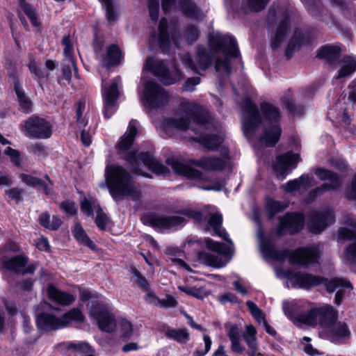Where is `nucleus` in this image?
I'll return each mask as SVG.
<instances>
[{
  "label": "nucleus",
  "instance_id": "nucleus-1",
  "mask_svg": "<svg viewBox=\"0 0 356 356\" xmlns=\"http://www.w3.org/2000/svg\"><path fill=\"white\" fill-rule=\"evenodd\" d=\"M180 111L185 114L179 118L167 120L169 127L181 131L191 129L199 135V141L209 150H216L222 143V138L216 134H207L205 131L214 129L211 116L198 104L194 102H183L179 106Z\"/></svg>",
  "mask_w": 356,
  "mask_h": 356
},
{
  "label": "nucleus",
  "instance_id": "nucleus-2",
  "mask_svg": "<svg viewBox=\"0 0 356 356\" xmlns=\"http://www.w3.org/2000/svg\"><path fill=\"white\" fill-rule=\"evenodd\" d=\"M137 134L136 121L132 120L129 124L128 131L121 137L117 145L118 154L131 166L134 172L140 173L139 165L142 163L158 175H165L170 172L169 169L160 161L147 152L137 154L132 145Z\"/></svg>",
  "mask_w": 356,
  "mask_h": 356
},
{
  "label": "nucleus",
  "instance_id": "nucleus-3",
  "mask_svg": "<svg viewBox=\"0 0 356 356\" xmlns=\"http://www.w3.org/2000/svg\"><path fill=\"white\" fill-rule=\"evenodd\" d=\"M105 180L109 193L115 202L131 197L138 201L141 193L130 172L120 165L109 164L105 169Z\"/></svg>",
  "mask_w": 356,
  "mask_h": 356
},
{
  "label": "nucleus",
  "instance_id": "nucleus-4",
  "mask_svg": "<svg viewBox=\"0 0 356 356\" xmlns=\"http://www.w3.org/2000/svg\"><path fill=\"white\" fill-rule=\"evenodd\" d=\"M260 250L268 257L278 261L289 259L291 264L307 266L317 261V250L312 248H299L293 252L284 249L278 250L266 240L261 225L257 232Z\"/></svg>",
  "mask_w": 356,
  "mask_h": 356
},
{
  "label": "nucleus",
  "instance_id": "nucleus-5",
  "mask_svg": "<svg viewBox=\"0 0 356 356\" xmlns=\"http://www.w3.org/2000/svg\"><path fill=\"white\" fill-rule=\"evenodd\" d=\"M286 275L287 277L293 280L296 283L302 288L308 289L325 282L327 292H337L334 303L337 305H339L342 302L345 295V290L347 289L349 290L353 289V286L350 282L343 278L334 277L328 280L327 279H324L309 273H293L291 270H287Z\"/></svg>",
  "mask_w": 356,
  "mask_h": 356
},
{
  "label": "nucleus",
  "instance_id": "nucleus-6",
  "mask_svg": "<svg viewBox=\"0 0 356 356\" xmlns=\"http://www.w3.org/2000/svg\"><path fill=\"white\" fill-rule=\"evenodd\" d=\"M236 102L241 111V122L244 135L255 132L262 123V117L252 97L246 90H234Z\"/></svg>",
  "mask_w": 356,
  "mask_h": 356
},
{
  "label": "nucleus",
  "instance_id": "nucleus-7",
  "mask_svg": "<svg viewBox=\"0 0 356 356\" xmlns=\"http://www.w3.org/2000/svg\"><path fill=\"white\" fill-rule=\"evenodd\" d=\"M210 44L215 53L222 51L225 54L224 58H216V71L224 70L227 75L229 74L232 69L229 57L238 58L240 56L236 40L231 35L216 34L215 37L210 39Z\"/></svg>",
  "mask_w": 356,
  "mask_h": 356
},
{
  "label": "nucleus",
  "instance_id": "nucleus-8",
  "mask_svg": "<svg viewBox=\"0 0 356 356\" xmlns=\"http://www.w3.org/2000/svg\"><path fill=\"white\" fill-rule=\"evenodd\" d=\"M260 108L264 120L268 122L260 139L265 143L266 146L274 147L279 141L282 134V129L279 123L281 118L280 109L268 102H261Z\"/></svg>",
  "mask_w": 356,
  "mask_h": 356
},
{
  "label": "nucleus",
  "instance_id": "nucleus-9",
  "mask_svg": "<svg viewBox=\"0 0 356 356\" xmlns=\"http://www.w3.org/2000/svg\"><path fill=\"white\" fill-rule=\"evenodd\" d=\"M337 318L338 311L327 304L313 307L308 312L298 316L299 323L313 327L319 325L325 330L335 323Z\"/></svg>",
  "mask_w": 356,
  "mask_h": 356
},
{
  "label": "nucleus",
  "instance_id": "nucleus-10",
  "mask_svg": "<svg viewBox=\"0 0 356 356\" xmlns=\"http://www.w3.org/2000/svg\"><path fill=\"white\" fill-rule=\"evenodd\" d=\"M205 243L208 249L218 254L207 251L200 252L197 254L200 262L202 264L215 268H221L225 266L227 261H225L221 256H224L229 259L232 254L231 248L222 243L216 242L209 238H205Z\"/></svg>",
  "mask_w": 356,
  "mask_h": 356
},
{
  "label": "nucleus",
  "instance_id": "nucleus-11",
  "mask_svg": "<svg viewBox=\"0 0 356 356\" xmlns=\"http://www.w3.org/2000/svg\"><path fill=\"white\" fill-rule=\"evenodd\" d=\"M143 69L153 73L165 86H170L181 79L180 71L176 67L170 70L164 60H156L153 57L147 58Z\"/></svg>",
  "mask_w": 356,
  "mask_h": 356
},
{
  "label": "nucleus",
  "instance_id": "nucleus-12",
  "mask_svg": "<svg viewBox=\"0 0 356 356\" xmlns=\"http://www.w3.org/2000/svg\"><path fill=\"white\" fill-rule=\"evenodd\" d=\"M21 130L29 138L47 139L52 134V126L45 119L32 115L21 124Z\"/></svg>",
  "mask_w": 356,
  "mask_h": 356
},
{
  "label": "nucleus",
  "instance_id": "nucleus-13",
  "mask_svg": "<svg viewBox=\"0 0 356 356\" xmlns=\"http://www.w3.org/2000/svg\"><path fill=\"white\" fill-rule=\"evenodd\" d=\"M90 314L97 321L101 330L108 333H112L115 330L116 321L115 316L104 303L93 301L90 307Z\"/></svg>",
  "mask_w": 356,
  "mask_h": 356
},
{
  "label": "nucleus",
  "instance_id": "nucleus-14",
  "mask_svg": "<svg viewBox=\"0 0 356 356\" xmlns=\"http://www.w3.org/2000/svg\"><path fill=\"white\" fill-rule=\"evenodd\" d=\"M335 222V214L329 207L311 212L308 221V228L314 234H321L328 226Z\"/></svg>",
  "mask_w": 356,
  "mask_h": 356
},
{
  "label": "nucleus",
  "instance_id": "nucleus-15",
  "mask_svg": "<svg viewBox=\"0 0 356 356\" xmlns=\"http://www.w3.org/2000/svg\"><path fill=\"white\" fill-rule=\"evenodd\" d=\"M143 224L159 229H170L185 222V218L177 216L149 213L142 218Z\"/></svg>",
  "mask_w": 356,
  "mask_h": 356
},
{
  "label": "nucleus",
  "instance_id": "nucleus-16",
  "mask_svg": "<svg viewBox=\"0 0 356 356\" xmlns=\"http://www.w3.org/2000/svg\"><path fill=\"white\" fill-rule=\"evenodd\" d=\"M304 221L305 218L302 214L287 213L283 217L280 218L276 234L278 236L286 234H294L303 228Z\"/></svg>",
  "mask_w": 356,
  "mask_h": 356
},
{
  "label": "nucleus",
  "instance_id": "nucleus-17",
  "mask_svg": "<svg viewBox=\"0 0 356 356\" xmlns=\"http://www.w3.org/2000/svg\"><path fill=\"white\" fill-rule=\"evenodd\" d=\"M139 97L145 108L153 109L166 104L170 95L168 90H142Z\"/></svg>",
  "mask_w": 356,
  "mask_h": 356
},
{
  "label": "nucleus",
  "instance_id": "nucleus-18",
  "mask_svg": "<svg viewBox=\"0 0 356 356\" xmlns=\"http://www.w3.org/2000/svg\"><path fill=\"white\" fill-rule=\"evenodd\" d=\"M299 161V154L287 152L277 156L273 168L277 176L283 179L286 177L289 168H295Z\"/></svg>",
  "mask_w": 356,
  "mask_h": 356
},
{
  "label": "nucleus",
  "instance_id": "nucleus-19",
  "mask_svg": "<svg viewBox=\"0 0 356 356\" xmlns=\"http://www.w3.org/2000/svg\"><path fill=\"white\" fill-rule=\"evenodd\" d=\"M228 160V158L204 156L198 160H191V163L205 170L222 171L227 168Z\"/></svg>",
  "mask_w": 356,
  "mask_h": 356
},
{
  "label": "nucleus",
  "instance_id": "nucleus-20",
  "mask_svg": "<svg viewBox=\"0 0 356 356\" xmlns=\"http://www.w3.org/2000/svg\"><path fill=\"white\" fill-rule=\"evenodd\" d=\"M166 163L171 166L174 172L178 175L185 176L189 179H203V174L202 172L184 164L177 158H168L166 159Z\"/></svg>",
  "mask_w": 356,
  "mask_h": 356
},
{
  "label": "nucleus",
  "instance_id": "nucleus-21",
  "mask_svg": "<svg viewBox=\"0 0 356 356\" xmlns=\"http://www.w3.org/2000/svg\"><path fill=\"white\" fill-rule=\"evenodd\" d=\"M36 323L40 329L47 331L56 330L65 327L62 316L58 318L54 314L45 312L38 314Z\"/></svg>",
  "mask_w": 356,
  "mask_h": 356
},
{
  "label": "nucleus",
  "instance_id": "nucleus-22",
  "mask_svg": "<svg viewBox=\"0 0 356 356\" xmlns=\"http://www.w3.org/2000/svg\"><path fill=\"white\" fill-rule=\"evenodd\" d=\"M309 42V35L304 33L300 29H296L285 51L287 60L291 59L296 50H298L302 46L307 44Z\"/></svg>",
  "mask_w": 356,
  "mask_h": 356
},
{
  "label": "nucleus",
  "instance_id": "nucleus-23",
  "mask_svg": "<svg viewBox=\"0 0 356 356\" xmlns=\"http://www.w3.org/2000/svg\"><path fill=\"white\" fill-rule=\"evenodd\" d=\"M341 48L334 45H325L317 51L316 57L329 65H335L340 62Z\"/></svg>",
  "mask_w": 356,
  "mask_h": 356
},
{
  "label": "nucleus",
  "instance_id": "nucleus-24",
  "mask_svg": "<svg viewBox=\"0 0 356 356\" xmlns=\"http://www.w3.org/2000/svg\"><path fill=\"white\" fill-rule=\"evenodd\" d=\"M291 29V19L288 15H285L279 22L275 33L271 38L270 46L273 49H277L284 40Z\"/></svg>",
  "mask_w": 356,
  "mask_h": 356
},
{
  "label": "nucleus",
  "instance_id": "nucleus-25",
  "mask_svg": "<svg viewBox=\"0 0 356 356\" xmlns=\"http://www.w3.org/2000/svg\"><path fill=\"white\" fill-rule=\"evenodd\" d=\"M28 261V257L23 255L15 256L8 259L6 256H1L0 258L3 268L18 274H22L23 269L26 266Z\"/></svg>",
  "mask_w": 356,
  "mask_h": 356
},
{
  "label": "nucleus",
  "instance_id": "nucleus-26",
  "mask_svg": "<svg viewBox=\"0 0 356 356\" xmlns=\"http://www.w3.org/2000/svg\"><path fill=\"white\" fill-rule=\"evenodd\" d=\"M47 291L49 299L57 304L66 306L71 305L75 300L74 296L58 289L52 284L47 286Z\"/></svg>",
  "mask_w": 356,
  "mask_h": 356
},
{
  "label": "nucleus",
  "instance_id": "nucleus-27",
  "mask_svg": "<svg viewBox=\"0 0 356 356\" xmlns=\"http://www.w3.org/2000/svg\"><path fill=\"white\" fill-rule=\"evenodd\" d=\"M329 338L332 341H337L350 337V330L344 322H335L326 329Z\"/></svg>",
  "mask_w": 356,
  "mask_h": 356
},
{
  "label": "nucleus",
  "instance_id": "nucleus-28",
  "mask_svg": "<svg viewBox=\"0 0 356 356\" xmlns=\"http://www.w3.org/2000/svg\"><path fill=\"white\" fill-rule=\"evenodd\" d=\"M179 6L183 14L188 17L195 20H202L204 17V13L191 0H179Z\"/></svg>",
  "mask_w": 356,
  "mask_h": 356
},
{
  "label": "nucleus",
  "instance_id": "nucleus-29",
  "mask_svg": "<svg viewBox=\"0 0 356 356\" xmlns=\"http://www.w3.org/2000/svg\"><path fill=\"white\" fill-rule=\"evenodd\" d=\"M208 222L216 234L232 245V241L229 238L227 232L222 227V216L220 213L216 211L211 214Z\"/></svg>",
  "mask_w": 356,
  "mask_h": 356
},
{
  "label": "nucleus",
  "instance_id": "nucleus-30",
  "mask_svg": "<svg viewBox=\"0 0 356 356\" xmlns=\"http://www.w3.org/2000/svg\"><path fill=\"white\" fill-rule=\"evenodd\" d=\"M256 334L257 330L253 325H246L245 332L243 334V338L250 349L248 354L250 356L261 355V353L257 352V341Z\"/></svg>",
  "mask_w": 356,
  "mask_h": 356
},
{
  "label": "nucleus",
  "instance_id": "nucleus-31",
  "mask_svg": "<svg viewBox=\"0 0 356 356\" xmlns=\"http://www.w3.org/2000/svg\"><path fill=\"white\" fill-rule=\"evenodd\" d=\"M119 96V90H105L104 92V115L105 118H110L113 113V107Z\"/></svg>",
  "mask_w": 356,
  "mask_h": 356
},
{
  "label": "nucleus",
  "instance_id": "nucleus-32",
  "mask_svg": "<svg viewBox=\"0 0 356 356\" xmlns=\"http://www.w3.org/2000/svg\"><path fill=\"white\" fill-rule=\"evenodd\" d=\"M159 45L163 53L170 49V36L168 31V21L165 18L161 19L159 24Z\"/></svg>",
  "mask_w": 356,
  "mask_h": 356
},
{
  "label": "nucleus",
  "instance_id": "nucleus-33",
  "mask_svg": "<svg viewBox=\"0 0 356 356\" xmlns=\"http://www.w3.org/2000/svg\"><path fill=\"white\" fill-rule=\"evenodd\" d=\"M122 59V54L119 47L112 44L107 49V54L103 59L104 65L110 67L118 65Z\"/></svg>",
  "mask_w": 356,
  "mask_h": 356
},
{
  "label": "nucleus",
  "instance_id": "nucleus-34",
  "mask_svg": "<svg viewBox=\"0 0 356 356\" xmlns=\"http://www.w3.org/2000/svg\"><path fill=\"white\" fill-rule=\"evenodd\" d=\"M341 62L343 65L339 70L336 76L337 79L350 76L356 70V60L353 57L345 56L343 57Z\"/></svg>",
  "mask_w": 356,
  "mask_h": 356
},
{
  "label": "nucleus",
  "instance_id": "nucleus-35",
  "mask_svg": "<svg viewBox=\"0 0 356 356\" xmlns=\"http://www.w3.org/2000/svg\"><path fill=\"white\" fill-rule=\"evenodd\" d=\"M40 224L50 230H57L62 224L61 219L57 216H53L51 219L50 215L44 212L39 216Z\"/></svg>",
  "mask_w": 356,
  "mask_h": 356
},
{
  "label": "nucleus",
  "instance_id": "nucleus-36",
  "mask_svg": "<svg viewBox=\"0 0 356 356\" xmlns=\"http://www.w3.org/2000/svg\"><path fill=\"white\" fill-rule=\"evenodd\" d=\"M213 55L211 51L203 47H199L197 52V61L202 70H206L212 64Z\"/></svg>",
  "mask_w": 356,
  "mask_h": 356
},
{
  "label": "nucleus",
  "instance_id": "nucleus-37",
  "mask_svg": "<svg viewBox=\"0 0 356 356\" xmlns=\"http://www.w3.org/2000/svg\"><path fill=\"white\" fill-rule=\"evenodd\" d=\"M73 234L74 238L83 245L88 246L91 250H95L97 248L95 244L90 240L83 227L79 223L75 225Z\"/></svg>",
  "mask_w": 356,
  "mask_h": 356
},
{
  "label": "nucleus",
  "instance_id": "nucleus-38",
  "mask_svg": "<svg viewBox=\"0 0 356 356\" xmlns=\"http://www.w3.org/2000/svg\"><path fill=\"white\" fill-rule=\"evenodd\" d=\"M165 335L180 343H186L189 340V334L186 328H168L165 332Z\"/></svg>",
  "mask_w": 356,
  "mask_h": 356
},
{
  "label": "nucleus",
  "instance_id": "nucleus-39",
  "mask_svg": "<svg viewBox=\"0 0 356 356\" xmlns=\"http://www.w3.org/2000/svg\"><path fill=\"white\" fill-rule=\"evenodd\" d=\"M314 182V178L309 176H301L298 179L289 181L283 188L286 192L291 193L298 190L302 184H306L312 185Z\"/></svg>",
  "mask_w": 356,
  "mask_h": 356
},
{
  "label": "nucleus",
  "instance_id": "nucleus-40",
  "mask_svg": "<svg viewBox=\"0 0 356 356\" xmlns=\"http://www.w3.org/2000/svg\"><path fill=\"white\" fill-rule=\"evenodd\" d=\"M22 179L26 184L37 187L38 189L43 191L46 194L51 193V188H49L42 179L24 174L22 175Z\"/></svg>",
  "mask_w": 356,
  "mask_h": 356
},
{
  "label": "nucleus",
  "instance_id": "nucleus-41",
  "mask_svg": "<svg viewBox=\"0 0 356 356\" xmlns=\"http://www.w3.org/2000/svg\"><path fill=\"white\" fill-rule=\"evenodd\" d=\"M282 102L291 115L300 116L303 114L305 111L304 107L301 105L297 106L290 97H282Z\"/></svg>",
  "mask_w": 356,
  "mask_h": 356
},
{
  "label": "nucleus",
  "instance_id": "nucleus-42",
  "mask_svg": "<svg viewBox=\"0 0 356 356\" xmlns=\"http://www.w3.org/2000/svg\"><path fill=\"white\" fill-rule=\"evenodd\" d=\"M27 65L32 74L38 79L44 78V72L42 70L40 65L35 61V58L33 54H28V63Z\"/></svg>",
  "mask_w": 356,
  "mask_h": 356
},
{
  "label": "nucleus",
  "instance_id": "nucleus-43",
  "mask_svg": "<svg viewBox=\"0 0 356 356\" xmlns=\"http://www.w3.org/2000/svg\"><path fill=\"white\" fill-rule=\"evenodd\" d=\"M15 91L18 98L20 110L25 113H31L32 111V102L30 100L29 97L24 94V90Z\"/></svg>",
  "mask_w": 356,
  "mask_h": 356
},
{
  "label": "nucleus",
  "instance_id": "nucleus-44",
  "mask_svg": "<svg viewBox=\"0 0 356 356\" xmlns=\"http://www.w3.org/2000/svg\"><path fill=\"white\" fill-rule=\"evenodd\" d=\"M67 349L74 350L81 354V356H85L91 353L94 348L87 342H79L77 343L70 342L67 343Z\"/></svg>",
  "mask_w": 356,
  "mask_h": 356
},
{
  "label": "nucleus",
  "instance_id": "nucleus-45",
  "mask_svg": "<svg viewBox=\"0 0 356 356\" xmlns=\"http://www.w3.org/2000/svg\"><path fill=\"white\" fill-rule=\"evenodd\" d=\"M286 208V205L274 200H269L266 203V209L269 213V219H273L275 214L282 211Z\"/></svg>",
  "mask_w": 356,
  "mask_h": 356
},
{
  "label": "nucleus",
  "instance_id": "nucleus-46",
  "mask_svg": "<svg viewBox=\"0 0 356 356\" xmlns=\"http://www.w3.org/2000/svg\"><path fill=\"white\" fill-rule=\"evenodd\" d=\"M63 322L65 327L72 320L76 321H83L84 319L83 315L79 309H72L68 312L65 313L62 316Z\"/></svg>",
  "mask_w": 356,
  "mask_h": 356
},
{
  "label": "nucleus",
  "instance_id": "nucleus-47",
  "mask_svg": "<svg viewBox=\"0 0 356 356\" xmlns=\"http://www.w3.org/2000/svg\"><path fill=\"white\" fill-rule=\"evenodd\" d=\"M94 209L97 212V216L95 220V224L99 229L105 230L106 225L108 222V218L107 215L103 212L102 208L99 205L94 206Z\"/></svg>",
  "mask_w": 356,
  "mask_h": 356
},
{
  "label": "nucleus",
  "instance_id": "nucleus-48",
  "mask_svg": "<svg viewBox=\"0 0 356 356\" xmlns=\"http://www.w3.org/2000/svg\"><path fill=\"white\" fill-rule=\"evenodd\" d=\"M283 311L286 316H287L290 319L293 321H296L299 322L298 319V316L300 315L302 313H296L298 309V306L292 302H283Z\"/></svg>",
  "mask_w": 356,
  "mask_h": 356
},
{
  "label": "nucleus",
  "instance_id": "nucleus-49",
  "mask_svg": "<svg viewBox=\"0 0 356 356\" xmlns=\"http://www.w3.org/2000/svg\"><path fill=\"white\" fill-rule=\"evenodd\" d=\"M246 305L252 315V316L258 321L259 323H264V321H266L265 318V314L260 309L256 304H254L252 301H247Z\"/></svg>",
  "mask_w": 356,
  "mask_h": 356
},
{
  "label": "nucleus",
  "instance_id": "nucleus-50",
  "mask_svg": "<svg viewBox=\"0 0 356 356\" xmlns=\"http://www.w3.org/2000/svg\"><path fill=\"white\" fill-rule=\"evenodd\" d=\"M72 67V65L68 63L67 64H63L62 69V75L61 79L63 81H66L68 83V86L71 88H77L81 86L78 83H72V71L71 68Z\"/></svg>",
  "mask_w": 356,
  "mask_h": 356
},
{
  "label": "nucleus",
  "instance_id": "nucleus-51",
  "mask_svg": "<svg viewBox=\"0 0 356 356\" xmlns=\"http://www.w3.org/2000/svg\"><path fill=\"white\" fill-rule=\"evenodd\" d=\"M121 334L120 338L124 341H128L131 339L133 334V328L131 323L127 321L122 320L120 323Z\"/></svg>",
  "mask_w": 356,
  "mask_h": 356
},
{
  "label": "nucleus",
  "instance_id": "nucleus-52",
  "mask_svg": "<svg viewBox=\"0 0 356 356\" xmlns=\"http://www.w3.org/2000/svg\"><path fill=\"white\" fill-rule=\"evenodd\" d=\"M64 55L65 56L66 61H67L68 63H70L72 65V68H73L74 72L75 79H76V81H77V82L79 83V81L78 68H77V67L76 65L74 59L73 58V48H72V45L71 46L65 47V48H64Z\"/></svg>",
  "mask_w": 356,
  "mask_h": 356
},
{
  "label": "nucleus",
  "instance_id": "nucleus-53",
  "mask_svg": "<svg viewBox=\"0 0 356 356\" xmlns=\"http://www.w3.org/2000/svg\"><path fill=\"white\" fill-rule=\"evenodd\" d=\"M147 296L151 299H156L163 307H175L177 305V300L172 296H168L165 299H159L154 293L150 292L147 294Z\"/></svg>",
  "mask_w": 356,
  "mask_h": 356
},
{
  "label": "nucleus",
  "instance_id": "nucleus-54",
  "mask_svg": "<svg viewBox=\"0 0 356 356\" xmlns=\"http://www.w3.org/2000/svg\"><path fill=\"white\" fill-rule=\"evenodd\" d=\"M184 36L189 43L195 42L200 36L198 28L194 25H188L184 31Z\"/></svg>",
  "mask_w": 356,
  "mask_h": 356
},
{
  "label": "nucleus",
  "instance_id": "nucleus-55",
  "mask_svg": "<svg viewBox=\"0 0 356 356\" xmlns=\"http://www.w3.org/2000/svg\"><path fill=\"white\" fill-rule=\"evenodd\" d=\"M316 175L322 181L332 180L338 179V175L331 170H326L322 168H318L315 170Z\"/></svg>",
  "mask_w": 356,
  "mask_h": 356
},
{
  "label": "nucleus",
  "instance_id": "nucleus-56",
  "mask_svg": "<svg viewBox=\"0 0 356 356\" xmlns=\"http://www.w3.org/2000/svg\"><path fill=\"white\" fill-rule=\"evenodd\" d=\"M22 8L24 13L26 15V16L30 19L31 24L34 26H38L40 24V22L38 19V17L35 13V10L33 9V8L28 3L23 2L22 3Z\"/></svg>",
  "mask_w": 356,
  "mask_h": 356
},
{
  "label": "nucleus",
  "instance_id": "nucleus-57",
  "mask_svg": "<svg viewBox=\"0 0 356 356\" xmlns=\"http://www.w3.org/2000/svg\"><path fill=\"white\" fill-rule=\"evenodd\" d=\"M106 8V18L111 23L115 21L118 17V14L115 12L113 1V0H99Z\"/></svg>",
  "mask_w": 356,
  "mask_h": 356
},
{
  "label": "nucleus",
  "instance_id": "nucleus-58",
  "mask_svg": "<svg viewBox=\"0 0 356 356\" xmlns=\"http://www.w3.org/2000/svg\"><path fill=\"white\" fill-rule=\"evenodd\" d=\"M341 186V181L339 178L330 180V183H324L321 186L317 187V191H320V193L324 191H334L339 188Z\"/></svg>",
  "mask_w": 356,
  "mask_h": 356
},
{
  "label": "nucleus",
  "instance_id": "nucleus-59",
  "mask_svg": "<svg viewBox=\"0 0 356 356\" xmlns=\"http://www.w3.org/2000/svg\"><path fill=\"white\" fill-rule=\"evenodd\" d=\"M269 0H247L248 8L254 12H259L264 10Z\"/></svg>",
  "mask_w": 356,
  "mask_h": 356
},
{
  "label": "nucleus",
  "instance_id": "nucleus-60",
  "mask_svg": "<svg viewBox=\"0 0 356 356\" xmlns=\"http://www.w3.org/2000/svg\"><path fill=\"white\" fill-rule=\"evenodd\" d=\"M29 152L38 157L44 158L47 155V147L42 143H33L29 147Z\"/></svg>",
  "mask_w": 356,
  "mask_h": 356
},
{
  "label": "nucleus",
  "instance_id": "nucleus-61",
  "mask_svg": "<svg viewBox=\"0 0 356 356\" xmlns=\"http://www.w3.org/2000/svg\"><path fill=\"white\" fill-rule=\"evenodd\" d=\"M148 9L152 20L156 22L159 18V0H148Z\"/></svg>",
  "mask_w": 356,
  "mask_h": 356
},
{
  "label": "nucleus",
  "instance_id": "nucleus-62",
  "mask_svg": "<svg viewBox=\"0 0 356 356\" xmlns=\"http://www.w3.org/2000/svg\"><path fill=\"white\" fill-rule=\"evenodd\" d=\"M131 273L136 278L137 282L142 289L145 290H147L149 289V284L146 278L140 273V271L136 268H131Z\"/></svg>",
  "mask_w": 356,
  "mask_h": 356
},
{
  "label": "nucleus",
  "instance_id": "nucleus-63",
  "mask_svg": "<svg viewBox=\"0 0 356 356\" xmlns=\"http://www.w3.org/2000/svg\"><path fill=\"white\" fill-rule=\"evenodd\" d=\"M6 193L8 195V197L15 200L16 203H19L22 202L23 200L22 195L24 193V191L21 188H13L6 191Z\"/></svg>",
  "mask_w": 356,
  "mask_h": 356
},
{
  "label": "nucleus",
  "instance_id": "nucleus-64",
  "mask_svg": "<svg viewBox=\"0 0 356 356\" xmlns=\"http://www.w3.org/2000/svg\"><path fill=\"white\" fill-rule=\"evenodd\" d=\"M346 257L350 265L356 263V242L350 244L346 248Z\"/></svg>",
  "mask_w": 356,
  "mask_h": 356
}]
</instances>
